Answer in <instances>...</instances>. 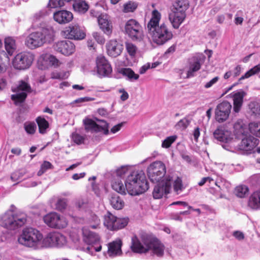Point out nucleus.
Segmentation results:
<instances>
[{"instance_id":"obj_17","label":"nucleus","mask_w":260,"mask_h":260,"mask_svg":"<svg viewBox=\"0 0 260 260\" xmlns=\"http://www.w3.org/2000/svg\"><path fill=\"white\" fill-rule=\"evenodd\" d=\"M96 73L100 77H109L112 72V67L108 60L102 55L96 58Z\"/></svg>"},{"instance_id":"obj_12","label":"nucleus","mask_w":260,"mask_h":260,"mask_svg":"<svg viewBox=\"0 0 260 260\" xmlns=\"http://www.w3.org/2000/svg\"><path fill=\"white\" fill-rule=\"evenodd\" d=\"M95 120L100 122L101 124H98L93 120L89 118L84 120L83 122L86 131L91 133L103 132L105 135H108L109 133V123L104 120H100L97 118H95Z\"/></svg>"},{"instance_id":"obj_51","label":"nucleus","mask_w":260,"mask_h":260,"mask_svg":"<svg viewBox=\"0 0 260 260\" xmlns=\"http://www.w3.org/2000/svg\"><path fill=\"white\" fill-rule=\"evenodd\" d=\"M128 171V166H124L117 169L116 171V173L117 176L121 178L124 176V175L127 173Z\"/></svg>"},{"instance_id":"obj_47","label":"nucleus","mask_w":260,"mask_h":260,"mask_svg":"<svg viewBox=\"0 0 260 260\" xmlns=\"http://www.w3.org/2000/svg\"><path fill=\"white\" fill-rule=\"evenodd\" d=\"M72 139L73 141L78 145L84 143L85 140L84 137L76 133L72 134Z\"/></svg>"},{"instance_id":"obj_57","label":"nucleus","mask_w":260,"mask_h":260,"mask_svg":"<svg viewBox=\"0 0 260 260\" xmlns=\"http://www.w3.org/2000/svg\"><path fill=\"white\" fill-rule=\"evenodd\" d=\"M92 36L94 38V39L97 41V42L99 44H103L105 42V40L104 37L99 32H93Z\"/></svg>"},{"instance_id":"obj_3","label":"nucleus","mask_w":260,"mask_h":260,"mask_svg":"<svg viewBox=\"0 0 260 260\" xmlns=\"http://www.w3.org/2000/svg\"><path fill=\"white\" fill-rule=\"evenodd\" d=\"M54 31L50 26L42 27L31 32L26 38L25 45L30 49L40 47L45 43H50L53 41Z\"/></svg>"},{"instance_id":"obj_4","label":"nucleus","mask_w":260,"mask_h":260,"mask_svg":"<svg viewBox=\"0 0 260 260\" xmlns=\"http://www.w3.org/2000/svg\"><path fill=\"white\" fill-rule=\"evenodd\" d=\"M43 234L37 229L26 228L18 238V243L34 250L42 249Z\"/></svg>"},{"instance_id":"obj_53","label":"nucleus","mask_w":260,"mask_h":260,"mask_svg":"<svg viewBox=\"0 0 260 260\" xmlns=\"http://www.w3.org/2000/svg\"><path fill=\"white\" fill-rule=\"evenodd\" d=\"M234 193L238 198L244 197V187L243 185H240L235 187Z\"/></svg>"},{"instance_id":"obj_55","label":"nucleus","mask_w":260,"mask_h":260,"mask_svg":"<svg viewBox=\"0 0 260 260\" xmlns=\"http://www.w3.org/2000/svg\"><path fill=\"white\" fill-rule=\"evenodd\" d=\"M48 60L50 64L54 67H57L59 66L60 62L58 59L55 56L52 55H49L48 58Z\"/></svg>"},{"instance_id":"obj_60","label":"nucleus","mask_w":260,"mask_h":260,"mask_svg":"<svg viewBox=\"0 0 260 260\" xmlns=\"http://www.w3.org/2000/svg\"><path fill=\"white\" fill-rule=\"evenodd\" d=\"M219 80L218 77H215L213 78L212 80H211L210 81L206 83V84L205 85L204 87L206 88H209L211 87L213 85L215 84Z\"/></svg>"},{"instance_id":"obj_1","label":"nucleus","mask_w":260,"mask_h":260,"mask_svg":"<svg viewBox=\"0 0 260 260\" xmlns=\"http://www.w3.org/2000/svg\"><path fill=\"white\" fill-rule=\"evenodd\" d=\"M165 248L164 245L159 240L145 233L141 234L140 239L136 236L132 238L131 249L135 253H145L150 250L152 255L161 257Z\"/></svg>"},{"instance_id":"obj_16","label":"nucleus","mask_w":260,"mask_h":260,"mask_svg":"<svg viewBox=\"0 0 260 260\" xmlns=\"http://www.w3.org/2000/svg\"><path fill=\"white\" fill-rule=\"evenodd\" d=\"M16 93L11 95V99L15 104L23 103L27 97V93L31 92V87L29 84L24 81H20L17 87Z\"/></svg>"},{"instance_id":"obj_8","label":"nucleus","mask_w":260,"mask_h":260,"mask_svg":"<svg viewBox=\"0 0 260 260\" xmlns=\"http://www.w3.org/2000/svg\"><path fill=\"white\" fill-rule=\"evenodd\" d=\"M233 133L235 139L233 146L235 150L241 154H244V120L242 118L237 119L233 125Z\"/></svg>"},{"instance_id":"obj_21","label":"nucleus","mask_w":260,"mask_h":260,"mask_svg":"<svg viewBox=\"0 0 260 260\" xmlns=\"http://www.w3.org/2000/svg\"><path fill=\"white\" fill-rule=\"evenodd\" d=\"M106 47L108 54L113 57L119 55L123 50L122 45L114 40H110L107 44Z\"/></svg>"},{"instance_id":"obj_14","label":"nucleus","mask_w":260,"mask_h":260,"mask_svg":"<svg viewBox=\"0 0 260 260\" xmlns=\"http://www.w3.org/2000/svg\"><path fill=\"white\" fill-rule=\"evenodd\" d=\"M45 223L49 226L55 229H63L68 224L66 218L56 212L47 214L43 218Z\"/></svg>"},{"instance_id":"obj_19","label":"nucleus","mask_w":260,"mask_h":260,"mask_svg":"<svg viewBox=\"0 0 260 260\" xmlns=\"http://www.w3.org/2000/svg\"><path fill=\"white\" fill-rule=\"evenodd\" d=\"M54 49L64 55L69 56L75 52V46L70 41L63 40L56 43L54 45Z\"/></svg>"},{"instance_id":"obj_2","label":"nucleus","mask_w":260,"mask_h":260,"mask_svg":"<svg viewBox=\"0 0 260 260\" xmlns=\"http://www.w3.org/2000/svg\"><path fill=\"white\" fill-rule=\"evenodd\" d=\"M160 13L157 10H153L152 17L147 24L148 30L151 35L154 43L162 45L171 40L173 37L172 31L165 23L159 24Z\"/></svg>"},{"instance_id":"obj_52","label":"nucleus","mask_w":260,"mask_h":260,"mask_svg":"<svg viewBox=\"0 0 260 260\" xmlns=\"http://www.w3.org/2000/svg\"><path fill=\"white\" fill-rule=\"evenodd\" d=\"M48 5L51 8L61 7L64 5L63 0H49Z\"/></svg>"},{"instance_id":"obj_56","label":"nucleus","mask_w":260,"mask_h":260,"mask_svg":"<svg viewBox=\"0 0 260 260\" xmlns=\"http://www.w3.org/2000/svg\"><path fill=\"white\" fill-rule=\"evenodd\" d=\"M136 8L137 5L133 3L129 2L124 5V9L126 12H133Z\"/></svg>"},{"instance_id":"obj_61","label":"nucleus","mask_w":260,"mask_h":260,"mask_svg":"<svg viewBox=\"0 0 260 260\" xmlns=\"http://www.w3.org/2000/svg\"><path fill=\"white\" fill-rule=\"evenodd\" d=\"M233 236L238 240H241L244 239L243 233L239 231H234L233 233Z\"/></svg>"},{"instance_id":"obj_28","label":"nucleus","mask_w":260,"mask_h":260,"mask_svg":"<svg viewBox=\"0 0 260 260\" xmlns=\"http://www.w3.org/2000/svg\"><path fill=\"white\" fill-rule=\"evenodd\" d=\"M84 241L88 245L96 244L100 241V237L95 233L84 229L83 230Z\"/></svg>"},{"instance_id":"obj_23","label":"nucleus","mask_w":260,"mask_h":260,"mask_svg":"<svg viewBox=\"0 0 260 260\" xmlns=\"http://www.w3.org/2000/svg\"><path fill=\"white\" fill-rule=\"evenodd\" d=\"M98 23L100 28L108 36H110L112 32V25L108 20L107 16L102 15L98 17Z\"/></svg>"},{"instance_id":"obj_45","label":"nucleus","mask_w":260,"mask_h":260,"mask_svg":"<svg viewBox=\"0 0 260 260\" xmlns=\"http://www.w3.org/2000/svg\"><path fill=\"white\" fill-rule=\"evenodd\" d=\"M177 139L176 135L171 136L167 137L164 140L162 143L161 146L163 148H169L171 146V144L174 143Z\"/></svg>"},{"instance_id":"obj_37","label":"nucleus","mask_w":260,"mask_h":260,"mask_svg":"<svg viewBox=\"0 0 260 260\" xmlns=\"http://www.w3.org/2000/svg\"><path fill=\"white\" fill-rule=\"evenodd\" d=\"M74 10L81 14L85 13L89 9L88 4L84 1L79 0L73 5Z\"/></svg>"},{"instance_id":"obj_31","label":"nucleus","mask_w":260,"mask_h":260,"mask_svg":"<svg viewBox=\"0 0 260 260\" xmlns=\"http://www.w3.org/2000/svg\"><path fill=\"white\" fill-rule=\"evenodd\" d=\"M5 47L8 55H12L16 49L15 40L11 37L6 38L5 40Z\"/></svg>"},{"instance_id":"obj_32","label":"nucleus","mask_w":260,"mask_h":260,"mask_svg":"<svg viewBox=\"0 0 260 260\" xmlns=\"http://www.w3.org/2000/svg\"><path fill=\"white\" fill-rule=\"evenodd\" d=\"M119 73L126 77L127 80L130 81H136L139 78V75L135 74L130 68H121L119 70Z\"/></svg>"},{"instance_id":"obj_33","label":"nucleus","mask_w":260,"mask_h":260,"mask_svg":"<svg viewBox=\"0 0 260 260\" xmlns=\"http://www.w3.org/2000/svg\"><path fill=\"white\" fill-rule=\"evenodd\" d=\"M248 113L254 118L260 116V104L257 102H251L248 105Z\"/></svg>"},{"instance_id":"obj_35","label":"nucleus","mask_w":260,"mask_h":260,"mask_svg":"<svg viewBox=\"0 0 260 260\" xmlns=\"http://www.w3.org/2000/svg\"><path fill=\"white\" fill-rule=\"evenodd\" d=\"M248 205L253 209H257L260 207V191L254 192L250 196Z\"/></svg>"},{"instance_id":"obj_13","label":"nucleus","mask_w":260,"mask_h":260,"mask_svg":"<svg viewBox=\"0 0 260 260\" xmlns=\"http://www.w3.org/2000/svg\"><path fill=\"white\" fill-rule=\"evenodd\" d=\"M172 177L171 175H167L161 182L156 185L152 192L153 197L155 199L161 198L164 194H168L171 189V181Z\"/></svg>"},{"instance_id":"obj_6","label":"nucleus","mask_w":260,"mask_h":260,"mask_svg":"<svg viewBox=\"0 0 260 260\" xmlns=\"http://www.w3.org/2000/svg\"><path fill=\"white\" fill-rule=\"evenodd\" d=\"M188 7L186 0H178L173 5L172 12L169 14V19L175 29L179 27L186 17L185 11Z\"/></svg>"},{"instance_id":"obj_26","label":"nucleus","mask_w":260,"mask_h":260,"mask_svg":"<svg viewBox=\"0 0 260 260\" xmlns=\"http://www.w3.org/2000/svg\"><path fill=\"white\" fill-rule=\"evenodd\" d=\"M231 94L233 98V111L235 113H239L243 105L244 91L234 92Z\"/></svg>"},{"instance_id":"obj_43","label":"nucleus","mask_w":260,"mask_h":260,"mask_svg":"<svg viewBox=\"0 0 260 260\" xmlns=\"http://www.w3.org/2000/svg\"><path fill=\"white\" fill-rule=\"evenodd\" d=\"M259 143V140L257 138L252 137L251 139H247L246 141V147L248 148L249 147V149H245L246 151L253 150Z\"/></svg>"},{"instance_id":"obj_30","label":"nucleus","mask_w":260,"mask_h":260,"mask_svg":"<svg viewBox=\"0 0 260 260\" xmlns=\"http://www.w3.org/2000/svg\"><path fill=\"white\" fill-rule=\"evenodd\" d=\"M172 177V181H171V185L173 184V188L174 191L177 194L180 193L185 188L182 182L181 177L179 176Z\"/></svg>"},{"instance_id":"obj_15","label":"nucleus","mask_w":260,"mask_h":260,"mask_svg":"<svg viewBox=\"0 0 260 260\" xmlns=\"http://www.w3.org/2000/svg\"><path fill=\"white\" fill-rule=\"evenodd\" d=\"M232 106L231 104L224 101L218 104L215 109V119L219 123L226 121L231 113Z\"/></svg>"},{"instance_id":"obj_58","label":"nucleus","mask_w":260,"mask_h":260,"mask_svg":"<svg viewBox=\"0 0 260 260\" xmlns=\"http://www.w3.org/2000/svg\"><path fill=\"white\" fill-rule=\"evenodd\" d=\"M94 100V99L93 98H90L88 96H85L83 98H80L74 101V103H81L84 102H87L90 101H93Z\"/></svg>"},{"instance_id":"obj_27","label":"nucleus","mask_w":260,"mask_h":260,"mask_svg":"<svg viewBox=\"0 0 260 260\" xmlns=\"http://www.w3.org/2000/svg\"><path fill=\"white\" fill-rule=\"evenodd\" d=\"M213 136L215 139L217 140L227 143L230 140V134L228 131H226L225 128L221 126H218L215 131L213 132Z\"/></svg>"},{"instance_id":"obj_11","label":"nucleus","mask_w":260,"mask_h":260,"mask_svg":"<svg viewBox=\"0 0 260 260\" xmlns=\"http://www.w3.org/2000/svg\"><path fill=\"white\" fill-rule=\"evenodd\" d=\"M34 59V54L30 52H22L17 54L13 60V67L18 70L29 68Z\"/></svg>"},{"instance_id":"obj_46","label":"nucleus","mask_w":260,"mask_h":260,"mask_svg":"<svg viewBox=\"0 0 260 260\" xmlns=\"http://www.w3.org/2000/svg\"><path fill=\"white\" fill-rule=\"evenodd\" d=\"M190 123V121L187 118H183L179 120L176 125L177 128L185 129Z\"/></svg>"},{"instance_id":"obj_25","label":"nucleus","mask_w":260,"mask_h":260,"mask_svg":"<svg viewBox=\"0 0 260 260\" xmlns=\"http://www.w3.org/2000/svg\"><path fill=\"white\" fill-rule=\"evenodd\" d=\"M201 58L193 57L189 63V69L187 73V78L194 76V73L199 71L201 67Z\"/></svg>"},{"instance_id":"obj_54","label":"nucleus","mask_w":260,"mask_h":260,"mask_svg":"<svg viewBox=\"0 0 260 260\" xmlns=\"http://www.w3.org/2000/svg\"><path fill=\"white\" fill-rule=\"evenodd\" d=\"M260 71V65H257L245 73V78H247Z\"/></svg>"},{"instance_id":"obj_5","label":"nucleus","mask_w":260,"mask_h":260,"mask_svg":"<svg viewBox=\"0 0 260 260\" xmlns=\"http://www.w3.org/2000/svg\"><path fill=\"white\" fill-rule=\"evenodd\" d=\"M24 212H15L8 210L0 215V225L9 230H14L23 225L26 221Z\"/></svg>"},{"instance_id":"obj_36","label":"nucleus","mask_w":260,"mask_h":260,"mask_svg":"<svg viewBox=\"0 0 260 260\" xmlns=\"http://www.w3.org/2000/svg\"><path fill=\"white\" fill-rule=\"evenodd\" d=\"M110 204L116 210H120L124 206L123 200L118 196L114 195L110 199Z\"/></svg>"},{"instance_id":"obj_49","label":"nucleus","mask_w":260,"mask_h":260,"mask_svg":"<svg viewBox=\"0 0 260 260\" xmlns=\"http://www.w3.org/2000/svg\"><path fill=\"white\" fill-rule=\"evenodd\" d=\"M67 200L65 199H59L56 203V209L62 211L64 210L67 207Z\"/></svg>"},{"instance_id":"obj_34","label":"nucleus","mask_w":260,"mask_h":260,"mask_svg":"<svg viewBox=\"0 0 260 260\" xmlns=\"http://www.w3.org/2000/svg\"><path fill=\"white\" fill-rule=\"evenodd\" d=\"M116 217L109 211L104 215V224L109 230L113 231Z\"/></svg>"},{"instance_id":"obj_41","label":"nucleus","mask_w":260,"mask_h":260,"mask_svg":"<svg viewBox=\"0 0 260 260\" xmlns=\"http://www.w3.org/2000/svg\"><path fill=\"white\" fill-rule=\"evenodd\" d=\"M249 129L252 134L260 137V122H253L250 123Z\"/></svg>"},{"instance_id":"obj_18","label":"nucleus","mask_w":260,"mask_h":260,"mask_svg":"<svg viewBox=\"0 0 260 260\" xmlns=\"http://www.w3.org/2000/svg\"><path fill=\"white\" fill-rule=\"evenodd\" d=\"M66 38L74 40H82L85 37L83 29L78 25H70L62 31Z\"/></svg>"},{"instance_id":"obj_7","label":"nucleus","mask_w":260,"mask_h":260,"mask_svg":"<svg viewBox=\"0 0 260 260\" xmlns=\"http://www.w3.org/2000/svg\"><path fill=\"white\" fill-rule=\"evenodd\" d=\"M67 243L66 237L58 232H50L45 237L43 236L42 249L57 247L61 248Z\"/></svg>"},{"instance_id":"obj_48","label":"nucleus","mask_w":260,"mask_h":260,"mask_svg":"<svg viewBox=\"0 0 260 260\" xmlns=\"http://www.w3.org/2000/svg\"><path fill=\"white\" fill-rule=\"evenodd\" d=\"M24 128L28 134H34L36 129V125L34 122L24 124Z\"/></svg>"},{"instance_id":"obj_64","label":"nucleus","mask_w":260,"mask_h":260,"mask_svg":"<svg viewBox=\"0 0 260 260\" xmlns=\"http://www.w3.org/2000/svg\"><path fill=\"white\" fill-rule=\"evenodd\" d=\"M150 68V63H147L143 66L140 69L139 73L141 74H144L146 71Z\"/></svg>"},{"instance_id":"obj_50","label":"nucleus","mask_w":260,"mask_h":260,"mask_svg":"<svg viewBox=\"0 0 260 260\" xmlns=\"http://www.w3.org/2000/svg\"><path fill=\"white\" fill-rule=\"evenodd\" d=\"M126 49L127 52L131 56H135L137 50V47L135 45L132 43H126Z\"/></svg>"},{"instance_id":"obj_42","label":"nucleus","mask_w":260,"mask_h":260,"mask_svg":"<svg viewBox=\"0 0 260 260\" xmlns=\"http://www.w3.org/2000/svg\"><path fill=\"white\" fill-rule=\"evenodd\" d=\"M25 173L26 170L25 169H20L11 174V179L13 181H18L22 178Z\"/></svg>"},{"instance_id":"obj_10","label":"nucleus","mask_w":260,"mask_h":260,"mask_svg":"<svg viewBox=\"0 0 260 260\" xmlns=\"http://www.w3.org/2000/svg\"><path fill=\"white\" fill-rule=\"evenodd\" d=\"M124 32L132 40L142 39L143 28L140 24L136 20L131 19L127 20L124 25Z\"/></svg>"},{"instance_id":"obj_20","label":"nucleus","mask_w":260,"mask_h":260,"mask_svg":"<svg viewBox=\"0 0 260 260\" xmlns=\"http://www.w3.org/2000/svg\"><path fill=\"white\" fill-rule=\"evenodd\" d=\"M134 192L131 193L132 196H136L142 194L148 190L149 188L148 182L146 180L144 173L141 171L139 172L138 181L134 187Z\"/></svg>"},{"instance_id":"obj_59","label":"nucleus","mask_w":260,"mask_h":260,"mask_svg":"<svg viewBox=\"0 0 260 260\" xmlns=\"http://www.w3.org/2000/svg\"><path fill=\"white\" fill-rule=\"evenodd\" d=\"M124 123H125V122H121V123L114 126L111 129V131H110L111 133H112L113 134H115V133H117V132H118L120 130V129L123 126Z\"/></svg>"},{"instance_id":"obj_38","label":"nucleus","mask_w":260,"mask_h":260,"mask_svg":"<svg viewBox=\"0 0 260 260\" xmlns=\"http://www.w3.org/2000/svg\"><path fill=\"white\" fill-rule=\"evenodd\" d=\"M112 187L114 190L121 194H126V189L125 186H124L122 182L120 180H115L114 182H112Z\"/></svg>"},{"instance_id":"obj_29","label":"nucleus","mask_w":260,"mask_h":260,"mask_svg":"<svg viewBox=\"0 0 260 260\" xmlns=\"http://www.w3.org/2000/svg\"><path fill=\"white\" fill-rule=\"evenodd\" d=\"M122 241L120 240L113 241L108 245V252L109 256H116L122 253Z\"/></svg>"},{"instance_id":"obj_39","label":"nucleus","mask_w":260,"mask_h":260,"mask_svg":"<svg viewBox=\"0 0 260 260\" xmlns=\"http://www.w3.org/2000/svg\"><path fill=\"white\" fill-rule=\"evenodd\" d=\"M36 121L39 126V132L41 134H45L46 129L49 127V123L48 121L44 118L38 117Z\"/></svg>"},{"instance_id":"obj_22","label":"nucleus","mask_w":260,"mask_h":260,"mask_svg":"<svg viewBox=\"0 0 260 260\" xmlns=\"http://www.w3.org/2000/svg\"><path fill=\"white\" fill-rule=\"evenodd\" d=\"M53 18L59 24L67 23L72 20L73 14L67 10H60L54 13Z\"/></svg>"},{"instance_id":"obj_24","label":"nucleus","mask_w":260,"mask_h":260,"mask_svg":"<svg viewBox=\"0 0 260 260\" xmlns=\"http://www.w3.org/2000/svg\"><path fill=\"white\" fill-rule=\"evenodd\" d=\"M139 171H133L127 177L125 181V188L128 193L131 194L132 192H134V187L136 183L138 181V177H139Z\"/></svg>"},{"instance_id":"obj_44","label":"nucleus","mask_w":260,"mask_h":260,"mask_svg":"<svg viewBox=\"0 0 260 260\" xmlns=\"http://www.w3.org/2000/svg\"><path fill=\"white\" fill-rule=\"evenodd\" d=\"M53 168L52 165L48 161H44L41 166V168L38 172V176H41L47 170L52 169Z\"/></svg>"},{"instance_id":"obj_62","label":"nucleus","mask_w":260,"mask_h":260,"mask_svg":"<svg viewBox=\"0 0 260 260\" xmlns=\"http://www.w3.org/2000/svg\"><path fill=\"white\" fill-rule=\"evenodd\" d=\"M242 70V67L241 66L238 65L236 66L232 72L233 76L234 77L238 76L241 73Z\"/></svg>"},{"instance_id":"obj_40","label":"nucleus","mask_w":260,"mask_h":260,"mask_svg":"<svg viewBox=\"0 0 260 260\" xmlns=\"http://www.w3.org/2000/svg\"><path fill=\"white\" fill-rule=\"evenodd\" d=\"M128 222V218H117L116 217L114 224L113 231L124 228L127 224Z\"/></svg>"},{"instance_id":"obj_9","label":"nucleus","mask_w":260,"mask_h":260,"mask_svg":"<svg viewBox=\"0 0 260 260\" xmlns=\"http://www.w3.org/2000/svg\"><path fill=\"white\" fill-rule=\"evenodd\" d=\"M147 175L152 182H158L166 174L165 164L161 161H155L151 163L147 169Z\"/></svg>"},{"instance_id":"obj_63","label":"nucleus","mask_w":260,"mask_h":260,"mask_svg":"<svg viewBox=\"0 0 260 260\" xmlns=\"http://www.w3.org/2000/svg\"><path fill=\"white\" fill-rule=\"evenodd\" d=\"M119 92L122 93V94L120 96L121 100L125 101L128 98V94L124 89H120L119 90Z\"/></svg>"}]
</instances>
